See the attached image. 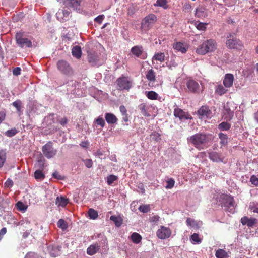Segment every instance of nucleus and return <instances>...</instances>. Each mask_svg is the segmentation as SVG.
<instances>
[{
  "instance_id": "f257e3e1",
  "label": "nucleus",
  "mask_w": 258,
  "mask_h": 258,
  "mask_svg": "<svg viewBox=\"0 0 258 258\" xmlns=\"http://www.w3.org/2000/svg\"><path fill=\"white\" fill-rule=\"evenodd\" d=\"M217 47L216 41L213 39L206 40L203 42L196 49V53L200 55L215 51Z\"/></svg>"
},
{
  "instance_id": "f03ea898",
  "label": "nucleus",
  "mask_w": 258,
  "mask_h": 258,
  "mask_svg": "<svg viewBox=\"0 0 258 258\" xmlns=\"http://www.w3.org/2000/svg\"><path fill=\"white\" fill-rule=\"evenodd\" d=\"M188 141L192 144L197 149H203V145L208 142V136L203 133H197L188 138Z\"/></svg>"
},
{
  "instance_id": "7ed1b4c3",
  "label": "nucleus",
  "mask_w": 258,
  "mask_h": 258,
  "mask_svg": "<svg viewBox=\"0 0 258 258\" xmlns=\"http://www.w3.org/2000/svg\"><path fill=\"white\" fill-rule=\"evenodd\" d=\"M227 38L226 45L228 48L230 49H241L242 47L241 41L234 37L231 33L227 34Z\"/></svg>"
},
{
  "instance_id": "20e7f679",
  "label": "nucleus",
  "mask_w": 258,
  "mask_h": 258,
  "mask_svg": "<svg viewBox=\"0 0 258 258\" xmlns=\"http://www.w3.org/2000/svg\"><path fill=\"white\" fill-rule=\"evenodd\" d=\"M57 67L58 70L65 75L72 76L74 74L72 68L67 61L64 60H59L57 63Z\"/></svg>"
},
{
  "instance_id": "39448f33",
  "label": "nucleus",
  "mask_w": 258,
  "mask_h": 258,
  "mask_svg": "<svg viewBox=\"0 0 258 258\" xmlns=\"http://www.w3.org/2000/svg\"><path fill=\"white\" fill-rule=\"evenodd\" d=\"M117 89L118 90H128L132 87V82L127 77L122 76L116 81Z\"/></svg>"
},
{
  "instance_id": "423d86ee",
  "label": "nucleus",
  "mask_w": 258,
  "mask_h": 258,
  "mask_svg": "<svg viewBox=\"0 0 258 258\" xmlns=\"http://www.w3.org/2000/svg\"><path fill=\"white\" fill-rule=\"evenodd\" d=\"M43 155L48 159L53 157L57 153V150L52 146V142L49 141L42 148Z\"/></svg>"
},
{
  "instance_id": "0eeeda50",
  "label": "nucleus",
  "mask_w": 258,
  "mask_h": 258,
  "mask_svg": "<svg viewBox=\"0 0 258 258\" xmlns=\"http://www.w3.org/2000/svg\"><path fill=\"white\" fill-rule=\"evenodd\" d=\"M16 41L17 44L21 48L24 46L30 48L32 46L31 41L27 38H23L22 33L20 32L16 34Z\"/></svg>"
},
{
  "instance_id": "6e6552de",
  "label": "nucleus",
  "mask_w": 258,
  "mask_h": 258,
  "mask_svg": "<svg viewBox=\"0 0 258 258\" xmlns=\"http://www.w3.org/2000/svg\"><path fill=\"white\" fill-rule=\"evenodd\" d=\"M157 21V17L153 14H150L142 20L141 27L143 29H148Z\"/></svg>"
},
{
  "instance_id": "1a4fd4ad",
  "label": "nucleus",
  "mask_w": 258,
  "mask_h": 258,
  "mask_svg": "<svg viewBox=\"0 0 258 258\" xmlns=\"http://www.w3.org/2000/svg\"><path fill=\"white\" fill-rule=\"evenodd\" d=\"M157 236L161 239L168 238L171 235V230L169 227L164 226L160 227L156 232Z\"/></svg>"
},
{
  "instance_id": "9d476101",
  "label": "nucleus",
  "mask_w": 258,
  "mask_h": 258,
  "mask_svg": "<svg viewBox=\"0 0 258 258\" xmlns=\"http://www.w3.org/2000/svg\"><path fill=\"white\" fill-rule=\"evenodd\" d=\"M188 91L192 93L199 94L200 92V86L199 83L193 79H189L186 83Z\"/></svg>"
},
{
  "instance_id": "9b49d317",
  "label": "nucleus",
  "mask_w": 258,
  "mask_h": 258,
  "mask_svg": "<svg viewBox=\"0 0 258 258\" xmlns=\"http://www.w3.org/2000/svg\"><path fill=\"white\" fill-rule=\"evenodd\" d=\"M223 206L230 213L234 212V200L231 196H226L224 198Z\"/></svg>"
},
{
  "instance_id": "f8f14e48",
  "label": "nucleus",
  "mask_w": 258,
  "mask_h": 258,
  "mask_svg": "<svg viewBox=\"0 0 258 258\" xmlns=\"http://www.w3.org/2000/svg\"><path fill=\"white\" fill-rule=\"evenodd\" d=\"M174 115L176 117H178L181 120L192 119V117L188 113L185 112L182 109L178 107L174 109Z\"/></svg>"
},
{
  "instance_id": "ddd939ff",
  "label": "nucleus",
  "mask_w": 258,
  "mask_h": 258,
  "mask_svg": "<svg viewBox=\"0 0 258 258\" xmlns=\"http://www.w3.org/2000/svg\"><path fill=\"white\" fill-rule=\"evenodd\" d=\"M88 60L89 63L92 66H95L96 65L100 63V55L95 52H90L88 54Z\"/></svg>"
},
{
  "instance_id": "4468645a",
  "label": "nucleus",
  "mask_w": 258,
  "mask_h": 258,
  "mask_svg": "<svg viewBox=\"0 0 258 258\" xmlns=\"http://www.w3.org/2000/svg\"><path fill=\"white\" fill-rule=\"evenodd\" d=\"M211 110L206 106H202L198 111V114L199 118L201 119H205L210 117Z\"/></svg>"
},
{
  "instance_id": "2eb2a0df",
  "label": "nucleus",
  "mask_w": 258,
  "mask_h": 258,
  "mask_svg": "<svg viewBox=\"0 0 258 258\" xmlns=\"http://www.w3.org/2000/svg\"><path fill=\"white\" fill-rule=\"evenodd\" d=\"M208 157L210 160L215 162H222L224 158L221 153L215 151H212L209 153Z\"/></svg>"
},
{
  "instance_id": "dca6fc26",
  "label": "nucleus",
  "mask_w": 258,
  "mask_h": 258,
  "mask_svg": "<svg viewBox=\"0 0 258 258\" xmlns=\"http://www.w3.org/2000/svg\"><path fill=\"white\" fill-rule=\"evenodd\" d=\"M70 14V12L67 10H59L56 14V17L60 22H64L68 18Z\"/></svg>"
},
{
  "instance_id": "f3484780",
  "label": "nucleus",
  "mask_w": 258,
  "mask_h": 258,
  "mask_svg": "<svg viewBox=\"0 0 258 258\" xmlns=\"http://www.w3.org/2000/svg\"><path fill=\"white\" fill-rule=\"evenodd\" d=\"M241 223L242 225H246L248 227H252L257 222V219L254 218H249L247 216H244L241 219Z\"/></svg>"
},
{
  "instance_id": "a211bd4d",
  "label": "nucleus",
  "mask_w": 258,
  "mask_h": 258,
  "mask_svg": "<svg viewBox=\"0 0 258 258\" xmlns=\"http://www.w3.org/2000/svg\"><path fill=\"white\" fill-rule=\"evenodd\" d=\"M234 81V76L232 74H226L223 80V84L225 88H230L232 86Z\"/></svg>"
},
{
  "instance_id": "6ab92c4d",
  "label": "nucleus",
  "mask_w": 258,
  "mask_h": 258,
  "mask_svg": "<svg viewBox=\"0 0 258 258\" xmlns=\"http://www.w3.org/2000/svg\"><path fill=\"white\" fill-rule=\"evenodd\" d=\"M131 52L137 57H141L144 52L143 47L142 46H135L131 48Z\"/></svg>"
},
{
  "instance_id": "aec40b11",
  "label": "nucleus",
  "mask_w": 258,
  "mask_h": 258,
  "mask_svg": "<svg viewBox=\"0 0 258 258\" xmlns=\"http://www.w3.org/2000/svg\"><path fill=\"white\" fill-rule=\"evenodd\" d=\"M105 118L108 124H115L117 122L118 119L116 116L111 113H106L105 114Z\"/></svg>"
},
{
  "instance_id": "412c9836",
  "label": "nucleus",
  "mask_w": 258,
  "mask_h": 258,
  "mask_svg": "<svg viewBox=\"0 0 258 258\" xmlns=\"http://www.w3.org/2000/svg\"><path fill=\"white\" fill-rule=\"evenodd\" d=\"M69 203V199L62 197H57L55 200V204L58 207H64Z\"/></svg>"
},
{
  "instance_id": "4be33fe9",
  "label": "nucleus",
  "mask_w": 258,
  "mask_h": 258,
  "mask_svg": "<svg viewBox=\"0 0 258 258\" xmlns=\"http://www.w3.org/2000/svg\"><path fill=\"white\" fill-rule=\"evenodd\" d=\"M146 77L147 79L150 81L149 85L150 86L152 82H155L156 80V75L154 71L151 69L149 70L146 73Z\"/></svg>"
},
{
  "instance_id": "5701e85b",
  "label": "nucleus",
  "mask_w": 258,
  "mask_h": 258,
  "mask_svg": "<svg viewBox=\"0 0 258 258\" xmlns=\"http://www.w3.org/2000/svg\"><path fill=\"white\" fill-rule=\"evenodd\" d=\"M173 47L174 49L178 51L185 53L187 51V47L183 43L178 42L173 44Z\"/></svg>"
},
{
  "instance_id": "b1692460",
  "label": "nucleus",
  "mask_w": 258,
  "mask_h": 258,
  "mask_svg": "<svg viewBox=\"0 0 258 258\" xmlns=\"http://www.w3.org/2000/svg\"><path fill=\"white\" fill-rule=\"evenodd\" d=\"M100 246L98 244L91 245L87 249V253L90 255L95 254L100 249Z\"/></svg>"
},
{
  "instance_id": "393cba45",
  "label": "nucleus",
  "mask_w": 258,
  "mask_h": 258,
  "mask_svg": "<svg viewBox=\"0 0 258 258\" xmlns=\"http://www.w3.org/2000/svg\"><path fill=\"white\" fill-rule=\"evenodd\" d=\"M81 0H64V4L68 7L77 8L80 6Z\"/></svg>"
},
{
  "instance_id": "a878e982",
  "label": "nucleus",
  "mask_w": 258,
  "mask_h": 258,
  "mask_svg": "<svg viewBox=\"0 0 258 258\" xmlns=\"http://www.w3.org/2000/svg\"><path fill=\"white\" fill-rule=\"evenodd\" d=\"M110 220L112 221L117 227H120L123 223V219L120 216L112 215L110 217Z\"/></svg>"
},
{
  "instance_id": "bb28decb",
  "label": "nucleus",
  "mask_w": 258,
  "mask_h": 258,
  "mask_svg": "<svg viewBox=\"0 0 258 258\" xmlns=\"http://www.w3.org/2000/svg\"><path fill=\"white\" fill-rule=\"evenodd\" d=\"M196 15L199 18H205L208 16L207 11L204 7H199L196 9Z\"/></svg>"
},
{
  "instance_id": "cd10ccee",
  "label": "nucleus",
  "mask_w": 258,
  "mask_h": 258,
  "mask_svg": "<svg viewBox=\"0 0 258 258\" xmlns=\"http://www.w3.org/2000/svg\"><path fill=\"white\" fill-rule=\"evenodd\" d=\"M72 55L79 59L81 58L82 55L81 48L79 46H74L72 50Z\"/></svg>"
},
{
  "instance_id": "c85d7f7f",
  "label": "nucleus",
  "mask_w": 258,
  "mask_h": 258,
  "mask_svg": "<svg viewBox=\"0 0 258 258\" xmlns=\"http://www.w3.org/2000/svg\"><path fill=\"white\" fill-rule=\"evenodd\" d=\"M165 55L164 53L163 52H158L154 54L152 58V61L154 60L159 61L161 62H164L165 61Z\"/></svg>"
},
{
  "instance_id": "c756f323",
  "label": "nucleus",
  "mask_w": 258,
  "mask_h": 258,
  "mask_svg": "<svg viewBox=\"0 0 258 258\" xmlns=\"http://www.w3.org/2000/svg\"><path fill=\"white\" fill-rule=\"evenodd\" d=\"M226 88L222 85H219L216 87L215 93L220 96H222L227 92L228 89Z\"/></svg>"
},
{
  "instance_id": "7c9ffc66",
  "label": "nucleus",
  "mask_w": 258,
  "mask_h": 258,
  "mask_svg": "<svg viewBox=\"0 0 258 258\" xmlns=\"http://www.w3.org/2000/svg\"><path fill=\"white\" fill-rule=\"evenodd\" d=\"M186 224L187 226L194 229H199V225L197 221L190 218H187L186 219Z\"/></svg>"
},
{
  "instance_id": "2f4dec72",
  "label": "nucleus",
  "mask_w": 258,
  "mask_h": 258,
  "mask_svg": "<svg viewBox=\"0 0 258 258\" xmlns=\"http://www.w3.org/2000/svg\"><path fill=\"white\" fill-rule=\"evenodd\" d=\"M215 256L217 258H228L229 257L228 253L222 249H218L216 251Z\"/></svg>"
},
{
  "instance_id": "473e14b6",
  "label": "nucleus",
  "mask_w": 258,
  "mask_h": 258,
  "mask_svg": "<svg viewBox=\"0 0 258 258\" xmlns=\"http://www.w3.org/2000/svg\"><path fill=\"white\" fill-rule=\"evenodd\" d=\"M218 137L220 139V144L222 146H226L228 143V136L226 134L220 133Z\"/></svg>"
},
{
  "instance_id": "72a5a7b5",
  "label": "nucleus",
  "mask_w": 258,
  "mask_h": 258,
  "mask_svg": "<svg viewBox=\"0 0 258 258\" xmlns=\"http://www.w3.org/2000/svg\"><path fill=\"white\" fill-rule=\"evenodd\" d=\"M131 238L133 243L135 244L139 243L142 240L141 236L138 233L134 232L131 236Z\"/></svg>"
},
{
  "instance_id": "f704fd0d",
  "label": "nucleus",
  "mask_w": 258,
  "mask_h": 258,
  "mask_svg": "<svg viewBox=\"0 0 258 258\" xmlns=\"http://www.w3.org/2000/svg\"><path fill=\"white\" fill-rule=\"evenodd\" d=\"M88 216L91 219L95 220L98 217V214L97 211L92 208L89 209L88 212Z\"/></svg>"
},
{
  "instance_id": "c9c22d12",
  "label": "nucleus",
  "mask_w": 258,
  "mask_h": 258,
  "mask_svg": "<svg viewBox=\"0 0 258 258\" xmlns=\"http://www.w3.org/2000/svg\"><path fill=\"white\" fill-rule=\"evenodd\" d=\"M139 109L144 116H149L150 114L147 112V105L143 103L139 105Z\"/></svg>"
},
{
  "instance_id": "e433bc0d",
  "label": "nucleus",
  "mask_w": 258,
  "mask_h": 258,
  "mask_svg": "<svg viewBox=\"0 0 258 258\" xmlns=\"http://www.w3.org/2000/svg\"><path fill=\"white\" fill-rule=\"evenodd\" d=\"M6 160V153L4 150H0V168L2 167Z\"/></svg>"
},
{
  "instance_id": "4c0bfd02",
  "label": "nucleus",
  "mask_w": 258,
  "mask_h": 258,
  "mask_svg": "<svg viewBox=\"0 0 258 258\" xmlns=\"http://www.w3.org/2000/svg\"><path fill=\"white\" fill-rule=\"evenodd\" d=\"M154 6L162 7L164 9H167L168 8V6L167 4V0H157Z\"/></svg>"
},
{
  "instance_id": "58836bf2",
  "label": "nucleus",
  "mask_w": 258,
  "mask_h": 258,
  "mask_svg": "<svg viewBox=\"0 0 258 258\" xmlns=\"http://www.w3.org/2000/svg\"><path fill=\"white\" fill-rule=\"evenodd\" d=\"M231 127L230 124L227 122H222L218 125V128L221 131H228Z\"/></svg>"
},
{
  "instance_id": "ea45409f",
  "label": "nucleus",
  "mask_w": 258,
  "mask_h": 258,
  "mask_svg": "<svg viewBox=\"0 0 258 258\" xmlns=\"http://www.w3.org/2000/svg\"><path fill=\"white\" fill-rule=\"evenodd\" d=\"M146 96L150 100H157L158 94L153 91H150L147 93Z\"/></svg>"
},
{
  "instance_id": "a19ab883",
  "label": "nucleus",
  "mask_w": 258,
  "mask_h": 258,
  "mask_svg": "<svg viewBox=\"0 0 258 258\" xmlns=\"http://www.w3.org/2000/svg\"><path fill=\"white\" fill-rule=\"evenodd\" d=\"M57 225L59 228L62 230L67 229L68 227L67 223L62 219H60L58 220Z\"/></svg>"
},
{
  "instance_id": "79ce46f5",
  "label": "nucleus",
  "mask_w": 258,
  "mask_h": 258,
  "mask_svg": "<svg viewBox=\"0 0 258 258\" xmlns=\"http://www.w3.org/2000/svg\"><path fill=\"white\" fill-rule=\"evenodd\" d=\"M249 209L253 212L258 214V203L254 202H250L249 206Z\"/></svg>"
},
{
  "instance_id": "37998d69",
  "label": "nucleus",
  "mask_w": 258,
  "mask_h": 258,
  "mask_svg": "<svg viewBox=\"0 0 258 258\" xmlns=\"http://www.w3.org/2000/svg\"><path fill=\"white\" fill-rule=\"evenodd\" d=\"M34 177L37 180H42L45 178V175L41 170H37L34 172Z\"/></svg>"
},
{
  "instance_id": "c03bdc74",
  "label": "nucleus",
  "mask_w": 258,
  "mask_h": 258,
  "mask_svg": "<svg viewBox=\"0 0 258 258\" xmlns=\"http://www.w3.org/2000/svg\"><path fill=\"white\" fill-rule=\"evenodd\" d=\"M191 240L195 243H200L201 242V239L199 237V234L197 233H194L191 235Z\"/></svg>"
},
{
  "instance_id": "a18cd8bd",
  "label": "nucleus",
  "mask_w": 258,
  "mask_h": 258,
  "mask_svg": "<svg viewBox=\"0 0 258 258\" xmlns=\"http://www.w3.org/2000/svg\"><path fill=\"white\" fill-rule=\"evenodd\" d=\"M17 133V130L15 128H14L7 131L5 132V135L7 137H12L15 136Z\"/></svg>"
},
{
  "instance_id": "49530a36",
  "label": "nucleus",
  "mask_w": 258,
  "mask_h": 258,
  "mask_svg": "<svg viewBox=\"0 0 258 258\" xmlns=\"http://www.w3.org/2000/svg\"><path fill=\"white\" fill-rule=\"evenodd\" d=\"M150 136L152 139L156 142H159L161 140L160 135L156 132H152Z\"/></svg>"
},
{
  "instance_id": "de8ad7c7",
  "label": "nucleus",
  "mask_w": 258,
  "mask_h": 258,
  "mask_svg": "<svg viewBox=\"0 0 258 258\" xmlns=\"http://www.w3.org/2000/svg\"><path fill=\"white\" fill-rule=\"evenodd\" d=\"M117 179V176L114 175H110L107 177V182L109 185H111Z\"/></svg>"
},
{
  "instance_id": "09e8293b",
  "label": "nucleus",
  "mask_w": 258,
  "mask_h": 258,
  "mask_svg": "<svg viewBox=\"0 0 258 258\" xmlns=\"http://www.w3.org/2000/svg\"><path fill=\"white\" fill-rule=\"evenodd\" d=\"M95 121L97 124L100 125L101 127H103L105 125V122L101 116H99Z\"/></svg>"
},
{
  "instance_id": "8fccbe9b",
  "label": "nucleus",
  "mask_w": 258,
  "mask_h": 258,
  "mask_svg": "<svg viewBox=\"0 0 258 258\" xmlns=\"http://www.w3.org/2000/svg\"><path fill=\"white\" fill-rule=\"evenodd\" d=\"M16 206L18 210L19 211H24L27 209V207L21 201L18 202Z\"/></svg>"
},
{
  "instance_id": "3c124183",
  "label": "nucleus",
  "mask_w": 258,
  "mask_h": 258,
  "mask_svg": "<svg viewBox=\"0 0 258 258\" xmlns=\"http://www.w3.org/2000/svg\"><path fill=\"white\" fill-rule=\"evenodd\" d=\"M175 184L174 180L171 178L167 181V185L165 186L166 189H171L173 187Z\"/></svg>"
},
{
  "instance_id": "603ef678",
  "label": "nucleus",
  "mask_w": 258,
  "mask_h": 258,
  "mask_svg": "<svg viewBox=\"0 0 258 258\" xmlns=\"http://www.w3.org/2000/svg\"><path fill=\"white\" fill-rule=\"evenodd\" d=\"M13 105L17 109L18 112H20L21 109V102L19 100H16L13 103Z\"/></svg>"
},
{
  "instance_id": "864d4df0",
  "label": "nucleus",
  "mask_w": 258,
  "mask_h": 258,
  "mask_svg": "<svg viewBox=\"0 0 258 258\" xmlns=\"http://www.w3.org/2000/svg\"><path fill=\"white\" fill-rule=\"evenodd\" d=\"M250 182L255 186H258V178L255 175H253L251 176Z\"/></svg>"
},
{
  "instance_id": "5fc2aeb1",
  "label": "nucleus",
  "mask_w": 258,
  "mask_h": 258,
  "mask_svg": "<svg viewBox=\"0 0 258 258\" xmlns=\"http://www.w3.org/2000/svg\"><path fill=\"white\" fill-rule=\"evenodd\" d=\"M83 162H84L85 166L87 168H90L92 167L93 162L91 159H86L85 160H83Z\"/></svg>"
},
{
  "instance_id": "6e6d98bb",
  "label": "nucleus",
  "mask_w": 258,
  "mask_h": 258,
  "mask_svg": "<svg viewBox=\"0 0 258 258\" xmlns=\"http://www.w3.org/2000/svg\"><path fill=\"white\" fill-rule=\"evenodd\" d=\"M139 210L143 213H147L149 211V207L148 205H141L139 207Z\"/></svg>"
},
{
  "instance_id": "4d7b16f0",
  "label": "nucleus",
  "mask_w": 258,
  "mask_h": 258,
  "mask_svg": "<svg viewBox=\"0 0 258 258\" xmlns=\"http://www.w3.org/2000/svg\"><path fill=\"white\" fill-rule=\"evenodd\" d=\"M206 24L203 23H199L197 25L196 27L199 30L204 31L206 28Z\"/></svg>"
},
{
  "instance_id": "13d9d810",
  "label": "nucleus",
  "mask_w": 258,
  "mask_h": 258,
  "mask_svg": "<svg viewBox=\"0 0 258 258\" xmlns=\"http://www.w3.org/2000/svg\"><path fill=\"white\" fill-rule=\"evenodd\" d=\"M104 18V16L103 15H99L96 18H95V22L99 23V24L102 23V21Z\"/></svg>"
},
{
  "instance_id": "bf43d9fd",
  "label": "nucleus",
  "mask_w": 258,
  "mask_h": 258,
  "mask_svg": "<svg viewBox=\"0 0 258 258\" xmlns=\"http://www.w3.org/2000/svg\"><path fill=\"white\" fill-rule=\"evenodd\" d=\"M13 185V181L10 179H8L7 180V181L5 183V186L8 188H11Z\"/></svg>"
},
{
  "instance_id": "052dcab7",
  "label": "nucleus",
  "mask_w": 258,
  "mask_h": 258,
  "mask_svg": "<svg viewBox=\"0 0 258 258\" xmlns=\"http://www.w3.org/2000/svg\"><path fill=\"white\" fill-rule=\"evenodd\" d=\"M21 69L20 67H16L13 70V74L14 75L18 76L21 74Z\"/></svg>"
},
{
  "instance_id": "680f3d73",
  "label": "nucleus",
  "mask_w": 258,
  "mask_h": 258,
  "mask_svg": "<svg viewBox=\"0 0 258 258\" xmlns=\"http://www.w3.org/2000/svg\"><path fill=\"white\" fill-rule=\"evenodd\" d=\"M53 177L59 180H62L63 179V177L60 175L59 173L57 171H55L52 174Z\"/></svg>"
},
{
  "instance_id": "e2e57ef3",
  "label": "nucleus",
  "mask_w": 258,
  "mask_h": 258,
  "mask_svg": "<svg viewBox=\"0 0 258 258\" xmlns=\"http://www.w3.org/2000/svg\"><path fill=\"white\" fill-rule=\"evenodd\" d=\"M119 110L121 113L122 115L127 114V110L124 105H121L119 107Z\"/></svg>"
},
{
  "instance_id": "0e129e2a",
  "label": "nucleus",
  "mask_w": 258,
  "mask_h": 258,
  "mask_svg": "<svg viewBox=\"0 0 258 258\" xmlns=\"http://www.w3.org/2000/svg\"><path fill=\"white\" fill-rule=\"evenodd\" d=\"M6 117V113L4 111H0V123L4 121Z\"/></svg>"
},
{
  "instance_id": "69168bd1",
  "label": "nucleus",
  "mask_w": 258,
  "mask_h": 258,
  "mask_svg": "<svg viewBox=\"0 0 258 258\" xmlns=\"http://www.w3.org/2000/svg\"><path fill=\"white\" fill-rule=\"evenodd\" d=\"M7 232V229L5 227L3 228L0 231V240L2 239V235H4Z\"/></svg>"
},
{
  "instance_id": "338daca9",
  "label": "nucleus",
  "mask_w": 258,
  "mask_h": 258,
  "mask_svg": "<svg viewBox=\"0 0 258 258\" xmlns=\"http://www.w3.org/2000/svg\"><path fill=\"white\" fill-rule=\"evenodd\" d=\"M68 120L66 117H63L61 118L60 121L59 123L62 125H64L67 123Z\"/></svg>"
},
{
  "instance_id": "774afa93",
  "label": "nucleus",
  "mask_w": 258,
  "mask_h": 258,
  "mask_svg": "<svg viewBox=\"0 0 258 258\" xmlns=\"http://www.w3.org/2000/svg\"><path fill=\"white\" fill-rule=\"evenodd\" d=\"M80 145L83 148H87L89 145V142L87 141H83L82 142Z\"/></svg>"
}]
</instances>
